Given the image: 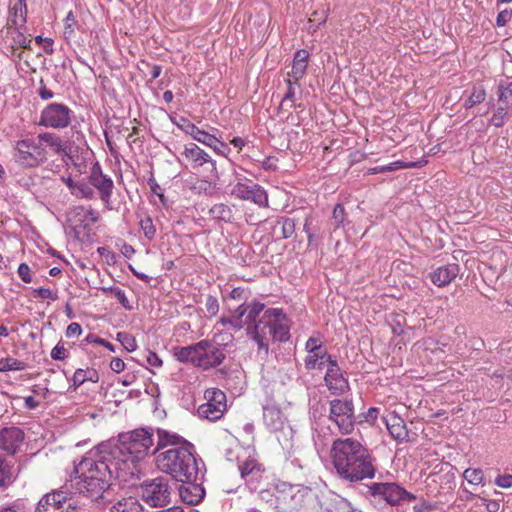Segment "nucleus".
I'll return each mask as SVG.
<instances>
[{
    "instance_id": "a211bd4d",
    "label": "nucleus",
    "mask_w": 512,
    "mask_h": 512,
    "mask_svg": "<svg viewBox=\"0 0 512 512\" xmlns=\"http://www.w3.org/2000/svg\"><path fill=\"white\" fill-rule=\"evenodd\" d=\"M182 155L191 163L193 168L201 167L206 163H210L213 169L216 168V162L212 160L210 155L193 142L184 145Z\"/></svg>"
},
{
    "instance_id": "9d476101",
    "label": "nucleus",
    "mask_w": 512,
    "mask_h": 512,
    "mask_svg": "<svg viewBox=\"0 0 512 512\" xmlns=\"http://www.w3.org/2000/svg\"><path fill=\"white\" fill-rule=\"evenodd\" d=\"M70 113L71 110L64 104H49L42 111L39 124L52 128H64L70 122Z\"/></svg>"
},
{
    "instance_id": "7ed1b4c3",
    "label": "nucleus",
    "mask_w": 512,
    "mask_h": 512,
    "mask_svg": "<svg viewBox=\"0 0 512 512\" xmlns=\"http://www.w3.org/2000/svg\"><path fill=\"white\" fill-rule=\"evenodd\" d=\"M158 468L169 474L175 481L197 480L198 463L194 456V446L188 441L184 445L171 448L157 456Z\"/></svg>"
},
{
    "instance_id": "37998d69",
    "label": "nucleus",
    "mask_w": 512,
    "mask_h": 512,
    "mask_svg": "<svg viewBox=\"0 0 512 512\" xmlns=\"http://www.w3.org/2000/svg\"><path fill=\"white\" fill-rule=\"evenodd\" d=\"M307 70V63L293 61L292 70L289 73V77L294 80V83H298L299 80L305 75Z\"/></svg>"
},
{
    "instance_id": "79ce46f5",
    "label": "nucleus",
    "mask_w": 512,
    "mask_h": 512,
    "mask_svg": "<svg viewBox=\"0 0 512 512\" xmlns=\"http://www.w3.org/2000/svg\"><path fill=\"white\" fill-rule=\"evenodd\" d=\"M95 192L91 186L83 181L77 182L76 189L74 190L73 195L78 198H86L91 199L93 198Z\"/></svg>"
},
{
    "instance_id": "774afa93",
    "label": "nucleus",
    "mask_w": 512,
    "mask_h": 512,
    "mask_svg": "<svg viewBox=\"0 0 512 512\" xmlns=\"http://www.w3.org/2000/svg\"><path fill=\"white\" fill-rule=\"evenodd\" d=\"M0 512H25V508L20 503L0 506Z\"/></svg>"
},
{
    "instance_id": "0e129e2a",
    "label": "nucleus",
    "mask_w": 512,
    "mask_h": 512,
    "mask_svg": "<svg viewBox=\"0 0 512 512\" xmlns=\"http://www.w3.org/2000/svg\"><path fill=\"white\" fill-rule=\"evenodd\" d=\"M35 41L37 44L45 43L44 45V51L46 54H52L53 53V40L51 38H43L41 35H38L35 37Z\"/></svg>"
},
{
    "instance_id": "680f3d73",
    "label": "nucleus",
    "mask_w": 512,
    "mask_h": 512,
    "mask_svg": "<svg viewBox=\"0 0 512 512\" xmlns=\"http://www.w3.org/2000/svg\"><path fill=\"white\" fill-rule=\"evenodd\" d=\"M66 349L60 342L52 349L51 358L54 360H63L65 358Z\"/></svg>"
},
{
    "instance_id": "c9c22d12",
    "label": "nucleus",
    "mask_w": 512,
    "mask_h": 512,
    "mask_svg": "<svg viewBox=\"0 0 512 512\" xmlns=\"http://www.w3.org/2000/svg\"><path fill=\"white\" fill-rule=\"evenodd\" d=\"M257 327H247V335L257 343L258 353H263L265 356L269 353L268 337L260 335Z\"/></svg>"
},
{
    "instance_id": "6e6d98bb",
    "label": "nucleus",
    "mask_w": 512,
    "mask_h": 512,
    "mask_svg": "<svg viewBox=\"0 0 512 512\" xmlns=\"http://www.w3.org/2000/svg\"><path fill=\"white\" fill-rule=\"evenodd\" d=\"M16 35L13 37V41L15 44L19 45L23 49L30 50L31 49V40L27 39L26 36L20 32L17 28Z\"/></svg>"
},
{
    "instance_id": "72a5a7b5",
    "label": "nucleus",
    "mask_w": 512,
    "mask_h": 512,
    "mask_svg": "<svg viewBox=\"0 0 512 512\" xmlns=\"http://www.w3.org/2000/svg\"><path fill=\"white\" fill-rule=\"evenodd\" d=\"M15 478L13 465L0 456V488L9 487Z\"/></svg>"
},
{
    "instance_id": "dca6fc26",
    "label": "nucleus",
    "mask_w": 512,
    "mask_h": 512,
    "mask_svg": "<svg viewBox=\"0 0 512 512\" xmlns=\"http://www.w3.org/2000/svg\"><path fill=\"white\" fill-rule=\"evenodd\" d=\"M225 354L218 344L207 340V345L201 349L198 367L204 370L215 368L222 364Z\"/></svg>"
},
{
    "instance_id": "ea45409f",
    "label": "nucleus",
    "mask_w": 512,
    "mask_h": 512,
    "mask_svg": "<svg viewBox=\"0 0 512 512\" xmlns=\"http://www.w3.org/2000/svg\"><path fill=\"white\" fill-rule=\"evenodd\" d=\"M26 368V364L18 359L7 357L0 359V371H20Z\"/></svg>"
},
{
    "instance_id": "3c124183",
    "label": "nucleus",
    "mask_w": 512,
    "mask_h": 512,
    "mask_svg": "<svg viewBox=\"0 0 512 512\" xmlns=\"http://www.w3.org/2000/svg\"><path fill=\"white\" fill-rule=\"evenodd\" d=\"M322 348H324V347H323L322 341L319 336L318 337L311 336L306 341L305 350L307 351V353L320 352V350Z\"/></svg>"
},
{
    "instance_id": "2f4dec72",
    "label": "nucleus",
    "mask_w": 512,
    "mask_h": 512,
    "mask_svg": "<svg viewBox=\"0 0 512 512\" xmlns=\"http://www.w3.org/2000/svg\"><path fill=\"white\" fill-rule=\"evenodd\" d=\"M209 215L217 221H223L230 223L233 220L234 214L232 208L224 203H218L213 205L209 209Z\"/></svg>"
},
{
    "instance_id": "4d7b16f0",
    "label": "nucleus",
    "mask_w": 512,
    "mask_h": 512,
    "mask_svg": "<svg viewBox=\"0 0 512 512\" xmlns=\"http://www.w3.org/2000/svg\"><path fill=\"white\" fill-rule=\"evenodd\" d=\"M288 85L287 91L282 99L281 106L287 101H293L295 97V87L294 85H298V83H294V80L289 78L286 80Z\"/></svg>"
},
{
    "instance_id": "bf43d9fd",
    "label": "nucleus",
    "mask_w": 512,
    "mask_h": 512,
    "mask_svg": "<svg viewBox=\"0 0 512 512\" xmlns=\"http://www.w3.org/2000/svg\"><path fill=\"white\" fill-rule=\"evenodd\" d=\"M495 484L500 488L512 487V474L498 475L495 479Z\"/></svg>"
},
{
    "instance_id": "c03bdc74",
    "label": "nucleus",
    "mask_w": 512,
    "mask_h": 512,
    "mask_svg": "<svg viewBox=\"0 0 512 512\" xmlns=\"http://www.w3.org/2000/svg\"><path fill=\"white\" fill-rule=\"evenodd\" d=\"M139 225L147 239L151 240L152 238H154L156 229L153 225L152 219L149 216L141 218L139 221Z\"/></svg>"
},
{
    "instance_id": "864d4df0",
    "label": "nucleus",
    "mask_w": 512,
    "mask_h": 512,
    "mask_svg": "<svg viewBox=\"0 0 512 512\" xmlns=\"http://www.w3.org/2000/svg\"><path fill=\"white\" fill-rule=\"evenodd\" d=\"M33 296L35 298H42V299H51V300H57L58 296L56 293H53L49 288H36L33 289Z\"/></svg>"
},
{
    "instance_id": "473e14b6",
    "label": "nucleus",
    "mask_w": 512,
    "mask_h": 512,
    "mask_svg": "<svg viewBox=\"0 0 512 512\" xmlns=\"http://www.w3.org/2000/svg\"><path fill=\"white\" fill-rule=\"evenodd\" d=\"M348 224H350V221L347 218L345 208L343 204L338 203L333 209L330 225L334 230H337L340 228H345Z\"/></svg>"
},
{
    "instance_id": "9b49d317",
    "label": "nucleus",
    "mask_w": 512,
    "mask_h": 512,
    "mask_svg": "<svg viewBox=\"0 0 512 512\" xmlns=\"http://www.w3.org/2000/svg\"><path fill=\"white\" fill-rule=\"evenodd\" d=\"M324 382L332 395L341 396L349 390L348 379L344 377L337 360L329 361Z\"/></svg>"
},
{
    "instance_id": "f3484780",
    "label": "nucleus",
    "mask_w": 512,
    "mask_h": 512,
    "mask_svg": "<svg viewBox=\"0 0 512 512\" xmlns=\"http://www.w3.org/2000/svg\"><path fill=\"white\" fill-rule=\"evenodd\" d=\"M24 440V432L19 427H5L0 430V450L15 454Z\"/></svg>"
},
{
    "instance_id": "20e7f679",
    "label": "nucleus",
    "mask_w": 512,
    "mask_h": 512,
    "mask_svg": "<svg viewBox=\"0 0 512 512\" xmlns=\"http://www.w3.org/2000/svg\"><path fill=\"white\" fill-rule=\"evenodd\" d=\"M137 473L130 471V499L141 497L151 506H165L170 503L171 488L163 478H156L151 481L140 480L141 469L137 465L133 467Z\"/></svg>"
},
{
    "instance_id": "09e8293b",
    "label": "nucleus",
    "mask_w": 512,
    "mask_h": 512,
    "mask_svg": "<svg viewBox=\"0 0 512 512\" xmlns=\"http://www.w3.org/2000/svg\"><path fill=\"white\" fill-rule=\"evenodd\" d=\"M280 223L282 225V237L284 239L290 238L295 232V221L291 218H283Z\"/></svg>"
},
{
    "instance_id": "0eeeda50",
    "label": "nucleus",
    "mask_w": 512,
    "mask_h": 512,
    "mask_svg": "<svg viewBox=\"0 0 512 512\" xmlns=\"http://www.w3.org/2000/svg\"><path fill=\"white\" fill-rule=\"evenodd\" d=\"M15 161L25 168L37 167L47 160L46 150L33 139H22L16 143Z\"/></svg>"
},
{
    "instance_id": "de8ad7c7",
    "label": "nucleus",
    "mask_w": 512,
    "mask_h": 512,
    "mask_svg": "<svg viewBox=\"0 0 512 512\" xmlns=\"http://www.w3.org/2000/svg\"><path fill=\"white\" fill-rule=\"evenodd\" d=\"M247 303L244 302L241 305H239L234 311H233V319L237 322H240V330L247 326L246 323V315H247Z\"/></svg>"
},
{
    "instance_id": "f257e3e1",
    "label": "nucleus",
    "mask_w": 512,
    "mask_h": 512,
    "mask_svg": "<svg viewBox=\"0 0 512 512\" xmlns=\"http://www.w3.org/2000/svg\"><path fill=\"white\" fill-rule=\"evenodd\" d=\"M109 448L108 456H101L98 459L84 458L75 467V475H71L69 480V494H78L90 501H98L110 487L113 476L120 481L127 480V433H120L116 441L110 442Z\"/></svg>"
},
{
    "instance_id": "a878e982",
    "label": "nucleus",
    "mask_w": 512,
    "mask_h": 512,
    "mask_svg": "<svg viewBox=\"0 0 512 512\" xmlns=\"http://www.w3.org/2000/svg\"><path fill=\"white\" fill-rule=\"evenodd\" d=\"M286 316L271 319V327L269 328V336L276 342H286L290 338L289 327L286 323Z\"/></svg>"
},
{
    "instance_id": "b1692460",
    "label": "nucleus",
    "mask_w": 512,
    "mask_h": 512,
    "mask_svg": "<svg viewBox=\"0 0 512 512\" xmlns=\"http://www.w3.org/2000/svg\"><path fill=\"white\" fill-rule=\"evenodd\" d=\"M334 358L327 352L326 348H322L320 352H311L308 353L304 359L305 368L307 370H322L327 364L329 365V361H333Z\"/></svg>"
},
{
    "instance_id": "49530a36",
    "label": "nucleus",
    "mask_w": 512,
    "mask_h": 512,
    "mask_svg": "<svg viewBox=\"0 0 512 512\" xmlns=\"http://www.w3.org/2000/svg\"><path fill=\"white\" fill-rule=\"evenodd\" d=\"M76 24L75 16L70 11L65 18L64 25V37L66 40H70L74 37V25Z\"/></svg>"
},
{
    "instance_id": "412c9836",
    "label": "nucleus",
    "mask_w": 512,
    "mask_h": 512,
    "mask_svg": "<svg viewBox=\"0 0 512 512\" xmlns=\"http://www.w3.org/2000/svg\"><path fill=\"white\" fill-rule=\"evenodd\" d=\"M460 267L458 264H448L438 267L431 274V281L438 287H444L450 284L459 274Z\"/></svg>"
},
{
    "instance_id": "6e6552de",
    "label": "nucleus",
    "mask_w": 512,
    "mask_h": 512,
    "mask_svg": "<svg viewBox=\"0 0 512 512\" xmlns=\"http://www.w3.org/2000/svg\"><path fill=\"white\" fill-rule=\"evenodd\" d=\"M205 403L201 404L197 413L200 418L209 421L219 420L226 411V395L218 388H209L204 392Z\"/></svg>"
},
{
    "instance_id": "7c9ffc66",
    "label": "nucleus",
    "mask_w": 512,
    "mask_h": 512,
    "mask_svg": "<svg viewBox=\"0 0 512 512\" xmlns=\"http://www.w3.org/2000/svg\"><path fill=\"white\" fill-rule=\"evenodd\" d=\"M38 141V144H40V146H42V144L45 143L49 147H51L57 154H67V147L65 143H63L60 137L54 133H41L38 135Z\"/></svg>"
},
{
    "instance_id": "cd10ccee",
    "label": "nucleus",
    "mask_w": 512,
    "mask_h": 512,
    "mask_svg": "<svg viewBox=\"0 0 512 512\" xmlns=\"http://www.w3.org/2000/svg\"><path fill=\"white\" fill-rule=\"evenodd\" d=\"M122 385L123 387L128 386V380L118 381L117 383H113L110 385L106 392V397H108V403H113L115 407H120L125 404L128 400V393L125 389H121L118 386Z\"/></svg>"
},
{
    "instance_id": "a18cd8bd",
    "label": "nucleus",
    "mask_w": 512,
    "mask_h": 512,
    "mask_svg": "<svg viewBox=\"0 0 512 512\" xmlns=\"http://www.w3.org/2000/svg\"><path fill=\"white\" fill-rule=\"evenodd\" d=\"M507 106H499L494 112L493 116L490 119V123L495 127H502L504 125L505 117L507 116Z\"/></svg>"
},
{
    "instance_id": "f03ea898",
    "label": "nucleus",
    "mask_w": 512,
    "mask_h": 512,
    "mask_svg": "<svg viewBox=\"0 0 512 512\" xmlns=\"http://www.w3.org/2000/svg\"><path fill=\"white\" fill-rule=\"evenodd\" d=\"M330 456L337 475L344 481L353 483L375 477V457L365 445L354 438L335 439Z\"/></svg>"
},
{
    "instance_id": "423d86ee",
    "label": "nucleus",
    "mask_w": 512,
    "mask_h": 512,
    "mask_svg": "<svg viewBox=\"0 0 512 512\" xmlns=\"http://www.w3.org/2000/svg\"><path fill=\"white\" fill-rule=\"evenodd\" d=\"M366 495L375 501H385L390 505H398L404 501H412L415 496L397 483H372L367 486Z\"/></svg>"
},
{
    "instance_id": "603ef678",
    "label": "nucleus",
    "mask_w": 512,
    "mask_h": 512,
    "mask_svg": "<svg viewBox=\"0 0 512 512\" xmlns=\"http://www.w3.org/2000/svg\"><path fill=\"white\" fill-rule=\"evenodd\" d=\"M383 173H388L402 168L416 167V163H405L403 161H395L387 165H381Z\"/></svg>"
},
{
    "instance_id": "39448f33",
    "label": "nucleus",
    "mask_w": 512,
    "mask_h": 512,
    "mask_svg": "<svg viewBox=\"0 0 512 512\" xmlns=\"http://www.w3.org/2000/svg\"><path fill=\"white\" fill-rule=\"evenodd\" d=\"M328 419L340 434H351L357 423L353 400L347 398L330 400Z\"/></svg>"
},
{
    "instance_id": "58836bf2",
    "label": "nucleus",
    "mask_w": 512,
    "mask_h": 512,
    "mask_svg": "<svg viewBox=\"0 0 512 512\" xmlns=\"http://www.w3.org/2000/svg\"><path fill=\"white\" fill-rule=\"evenodd\" d=\"M498 99L505 106H512V82L501 81L499 83Z\"/></svg>"
},
{
    "instance_id": "bb28decb",
    "label": "nucleus",
    "mask_w": 512,
    "mask_h": 512,
    "mask_svg": "<svg viewBox=\"0 0 512 512\" xmlns=\"http://www.w3.org/2000/svg\"><path fill=\"white\" fill-rule=\"evenodd\" d=\"M277 317H284V313L282 309L279 308H269L266 309L262 315V317L258 320L257 323L253 325H249L248 327H257L259 330V334L263 336H267L269 338V328L271 327V319Z\"/></svg>"
},
{
    "instance_id": "1a4fd4ad",
    "label": "nucleus",
    "mask_w": 512,
    "mask_h": 512,
    "mask_svg": "<svg viewBox=\"0 0 512 512\" xmlns=\"http://www.w3.org/2000/svg\"><path fill=\"white\" fill-rule=\"evenodd\" d=\"M153 446V430L138 428L130 431V461L136 462L149 455Z\"/></svg>"
},
{
    "instance_id": "5701e85b",
    "label": "nucleus",
    "mask_w": 512,
    "mask_h": 512,
    "mask_svg": "<svg viewBox=\"0 0 512 512\" xmlns=\"http://www.w3.org/2000/svg\"><path fill=\"white\" fill-rule=\"evenodd\" d=\"M239 470L241 477L247 483L254 484L259 481L265 469L255 459H247L243 464L239 465Z\"/></svg>"
},
{
    "instance_id": "e433bc0d",
    "label": "nucleus",
    "mask_w": 512,
    "mask_h": 512,
    "mask_svg": "<svg viewBox=\"0 0 512 512\" xmlns=\"http://www.w3.org/2000/svg\"><path fill=\"white\" fill-rule=\"evenodd\" d=\"M486 99V91L482 86H473L470 96L465 100L464 107L470 109Z\"/></svg>"
},
{
    "instance_id": "c756f323",
    "label": "nucleus",
    "mask_w": 512,
    "mask_h": 512,
    "mask_svg": "<svg viewBox=\"0 0 512 512\" xmlns=\"http://www.w3.org/2000/svg\"><path fill=\"white\" fill-rule=\"evenodd\" d=\"M89 182L92 186L97 188L102 200L107 201L110 197L113 182L105 175L89 176Z\"/></svg>"
},
{
    "instance_id": "f704fd0d",
    "label": "nucleus",
    "mask_w": 512,
    "mask_h": 512,
    "mask_svg": "<svg viewBox=\"0 0 512 512\" xmlns=\"http://www.w3.org/2000/svg\"><path fill=\"white\" fill-rule=\"evenodd\" d=\"M98 380L99 374L95 369H77L73 375V383L76 387L82 385L86 381L96 383Z\"/></svg>"
},
{
    "instance_id": "69168bd1",
    "label": "nucleus",
    "mask_w": 512,
    "mask_h": 512,
    "mask_svg": "<svg viewBox=\"0 0 512 512\" xmlns=\"http://www.w3.org/2000/svg\"><path fill=\"white\" fill-rule=\"evenodd\" d=\"M81 332H82L81 325L76 322H72L68 325V327L66 329V336L67 337L79 336L81 334Z\"/></svg>"
},
{
    "instance_id": "8fccbe9b",
    "label": "nucleus",
    "mask_w": 512,
    "mask_h": 512,
    "mask_svg": "<svg viewBox=\"0 0 512 512\" xmlns=\"http://www.w3.org/2000/svg\"><path fill=\"white\" fill-rule=\"evenodd\" d=\"M206 312L209 316H216L219 312V302L215 296L208 295L205 302Z\"/></svg>"
},
{
    "instance_id": "5fc2aeb1",
    "label": "nucleus",
    "mask_w": 512,
    "mask_h": 512,
    "mask_svg": "<svg viewBox=\"0 0 512 512\" xmlns=\"http://www.w3.org/2000/svg\"><path fill=\"white\" fill-rule=\"evenodd\" d=\"M84 342L86 343H95V344H99V345H103L105 346L106 348H108L110 351H114V346L109 343L108 341H106L105 339L103 338H100L98 337L97 335L95 334H88L85 339H84Z\"/></svg>"
},
{
    "instance_id": "ddd939ff",
    "label": "nucleus",
    "mask_w": 512,
    "mask_h": 512,
    "mask_svg": "<svg viewBox=\"0 0 512 512\" xmlns=\"http://www.w3.org/2000/svg\"><path fill=\"white\" fill-rule=\"evenodd\" d=\"M68 494V484L59 490L45 494L39 500L35 512H64Z\"/></svg>"
},
{
    "instance_id": "4be33fe9",
    "label": "nucleus",
    "mask_w": 512,
    "mask_h": 512,
    "mask_svg": "<svg viewBox=\"0 0 512 512\" xmlns=\"http://www.w3.org/2000/svg\"><path fill=\"white\" fill-rule=\"evenodd\" d=\"M263 420L269 430L279 431L283 429L285 417L278 407L268 405L263 407Z\"/></svg>"
},
{
    "instance_id": "13d9d810",
    "label": "nucleus",
    "mask_w": 512,
    "mask_h": 512,
    "mask_svg": "<svg viewBox=\"0 0 512 512\" xmlns=\"http://www.w3.org/2000/svg\"><path fill=\"white\" fill-rule=\"evenodd\" d=\"M17 272L23 282L30 283L32 281L31 269L26 263H21Z\"/></svg>"
},
{
    "instance_id": "a19ab883",
    "label": "nucleus",
    "mask_w": 512,
    "mask_h": 512,
    "mask_svg": "<svg viewBox=\"0 0 512 512\" xmlns=\"http://www.w3.org/2000/svg\"><path fill=\"white\" fill-rule=\"evenodd\" d=\"M463 477L468 481V483L472 485L483 484L484 481V472L480 468H467Z\"/></svg>"
},
{
    "instance_id": "6ab92c4d",
    "label": "nucleus",
    "mask_w": 512,
    "mask_h": 512,
    "mask_svg": "<svg viewBox=\"0 0 512 512\" xmlns=\"http://www.w3.org/2000/svg\"><path fill=\"white\" fill-rule=\"evenodd\" d=\"M207 345V340H201L195 344L174 348V356L176 359L183 363H191L198 367L200 361V352L203 347Z\"/></svg>"
},
{
    "instance_id": "393cba45",
    "label": "nucleus",
    "mask_w": 512,
    "mask_h": 512,
    "mask_svg": "<svg viewBox=\"0 0 512 512\" xmlns=\"http://www.w3.org/2000/svg\"><path fill=\"white\" fill-rule=\"evenodd\" d=\"M280 487L278 499L288 505L290 509H296L301 503L302 495H298L300 490L297 486L287 483L281 484Z\"/></svg>"
},
{
    "instance_id": "4c0bfd02",
    "label": "nucleus",
    "mask_w": 512,
    "mask_h": 512,
    "mask_svg": "<svg viewBox=\"0 0 512 512\" xmlns=\"http://www.w3.org/2000/svg\"><path fill=\"white\" fill-rule=\"evenodd\" d=\"M247 315H246V323L247 327L249 325H253L257 323V318L259 317L260 313H264L265 305L261 302H258L256 300L252 301L251 303H247Z\"/></svg>"
},
{
    "instance_id": "e2e57ef3",
    "label": "nucleus",
    "mask_w": 512,
    "mask_h": 512,
    "mask_svg": "<svg viewBox=\"0 0 512 512\" xmlns=\"http://www.w3.org/2000/svg\"><path fill=\"white\" fill-rule=\"evenodd\" d=\"M512 12L508 10H503L499 12L496 18V24L499 27L505 26L511 19Z\"/></svg>"
},
{
    "instance_id": "2eb2a0df",
    "label": "nucleus",
    "mask_w": 512,
    "mask_h": 512,
    "mask_svg": "<svg viewBox=\"0 0 512 512\" xmlns=\"http://www.w3.org/2000/svg\"><path fill=\"white\" fill-rule=\"evenodd\" d=\"M197 480L180 481L177 485L179 497L181 501L188 505H197L205 496V490L201 484L196 483Z\"/></svg>"
},
{
    "instance_id": "4468645a",
    "label": "nucleus",
    "mask_w": 512,
    "mask_h": 512,
    "mask_svg": "<svg viewBox=\"0 0 512 512\" xmlns=\"http://www.w3.org/2000/svg\"><path fill=\"white\" fill-rule=\"evenodd\" d=\"M186 134L190 135L194 140L211 147L215 152L225 155L227 151H230L228 144L221 141L216 136L199 129L195 124L188 123L184 127Z\"/></svg>"
},
{
    "instance_id": "052dcab7",
    "label": "nucleus",
    "mask_w": 512,
    "mask_h": 512,
    "mask_svg": "<svg viewBox=\"0 0 512 512\" xmlns=\"http://www.w3.org/2000/svg\"><path fill=\"white\" fill-rule=\"evenodd\" d=\"M485 505L488 512H499L500 511V499L489 500L486 498H480Z\"/></svg>"
},
{
    "instance_id": "f8f14e48",
    "label": "nucleus",
    "mask_w": 512,
    "mask_h": 512,
    "mask_svg": "<svg viewBox=\"0 0 512 512\" xmlns=\"http://www.w3.org/2000/svg\"><path fill=\"white\" fill-rule=\"evenodd\" d=\"M232 194L239 199L249 200L259 207L268 206V195L265 189L256 183H237L232 190Z\"/></svg>"
},
{
    "instance_id": "338daca9",
    "label": "nucleus",
    "mask_w": 512,
    "mask_h": 512,
    "mask_svg": "<svg viewBox=\"0 0 512 512\" xmlns=\"http://www.w3.org/2000/svg\"><path fill=\"white\" fill-rule=\"evenodd\" d=\"M146 362L153 367H160L162 365V360L158 357L156 353L151 351L147 352Z\"/></svg>"
},
{
    "instance_id": "c85d7f7f",
    "label": "nucleus",
    "mask_w": 512,
    "mask_h": 512,
    "mask_svg": "<svg viewBox=\"0 0 512 512\" xmlns=\"http://www.w3.org/2000/svg\"><path fill=\"white\" fill-rule=\"evenodd\" d=\"M158 435V443L155 449L152 450V454L157 453L160 449L165 448L168 445H184V441H186L183 437L176 433L168 432L164 429L157 430Z\"/></svg>"
},
{
    "instance_id": "aec40b11",
    "label": "nucleus",
    "mask_w": 512,
    "mask_h": 512,
    "mask_svg": "<svg viewBox=\"0 0 512 512\" xmlns=\"http://www.w3.org/2000/svg\"><path fill=\"white\" fill-rule=\"evenodd\" d=\"M383 419L393 439L398 443H403L408 439V430L405 421L400 416L395 412H390Z\"/></svg>"
}]
</instances>
